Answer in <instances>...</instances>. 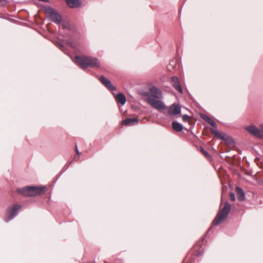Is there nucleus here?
<instances>
[{
    "label": "nucleus",
    "mask_w": 263,
    "mask_h": 263,
    "mask_svg": "<svg viewBox=\"0 0 263 263\" xmlns=\"http://www.w3.org/2000/svg\"><path fill=\"white\" fill-rule=\"evenodd\" d=\"M16 192L26 197H34L42 195L45 193L46 186H26L17 188Z\"/></svg>",
    "instance_id": "nucleus-1"
},
{
    "label": "nucleus",
    "mask_w": 263,
    "mask_h": 263,
    "mask_svg": "<svg viewBox=\"0 0 263 263\" xmlns=\"http://www.w3.org/2000/svg\"><path fill=\"white\" fill-rule=\"evenodd\" d=\"M231 209V205L230 203L226 201L224 203V206L219 208V212L212 221V225L217 226L223 221L228 216Z\"/></svg>",
    "instance_id": "nucleus-2"
},
{
    "label": "nucleus",
    "mask_w": 263,
    "mask_h": 263,
    "mask_svg": "<svg viewBox=\"0 0 263 263\" xmlns=\"http://www.w3.org/2000/svg\"><path fill=\"white\" fill-rule=\"evenodd\" d=\"M210 130L216 138L224 141L228 146L233 147L235 146V141L231 136L224 133L222 135L219 131L212 128H210Z\"/></svg>",
    "instance_id": "nucleus-3"
},
{
    "label": "nucleus",
    "mask_w": 263,
    "mask_h": 263,
    "mask_svg": "<svg viewBox=\"0 0 263 263\" xmlns=\"http://www.w3.org/2000/svg\"><path fill=\"white\" fill-rule=\"evenodd\" d=\"M22 208V206L18 204H15L9 206L6 212L4 218L5 221L8 222L13 219L18 214V212Z\"/></svg>",
    "instance_id": "nucleus-4"
},
{
    "label": "nucleus",
    "mask_w": 263,
    "mask_h": 263,
    "mask_svg": "<svg viewBox=\"0 0 263 263\" xmlns=\"http://www.w3.org/2000/svg\"><path fill=\"white\" fill-rule=\"evenodd\" d=\"M101 63L98 59L92 57L83 55V70L87 68H100Z\"/></svg>",
    "instance_id": "nucleus-5"
},
{
    "label": "nucleus",
    "mask_w": 263,
    "mask_h": 263,
    "mask_svg": "<svg viewBox=\"0 0 263 263\" xmlns=\"http://www.w3.org/2000/svg\"><path fill=\"white\" fill-rule=\"evenodd\" d=\"M45 12L51 22L57 24L61 23L62 19V16L53 8L48 7L45 8Z\"/></svg>",
    "instance_id": "nucleus-6"
},
{
    "label": "nucleus",
    "mask_w": 263,
    "mask_h": 263,
    "mask_svg": "<svg viewBox=\"0 0 263 263\" xmlns=\"http://www.w3.org/2000/svg\"><path fill=\"white\" fill-rule=\"evenodd\" d=\"M245 129L256 137L263 139V130H260L255 125L248 126L245 128Z\"/></svg>",
    "instance_id": "nucleus-7"
},
{
    "label": "nucleus",
    "mask_w": 263,
    "mask_h": 263,
    "mask_svg": "<svg viewBox=\"0 0 263 263\" xmlns=\"http://www.w3.org/2000/svg\"><path fill=\"white\" fill-rule=\"evenodd\" d=\"M148 102L155 108L161 111L166 108V106L161 100H158L154 98H148Z\"/></svg>",
    "instance_id": "nucleus-8"
},
{
    "label": "nucleus",
    "mask_w": 263,
    "mask_h": 263,
    "mask_svg": "<svg viewBox=\"0 0 263 263\" xmlns=\"http://www.w3.org/2000/svg\"><path fill=\"white\" fill-rule=\"evenodd\" d=\"M100 82L110 91L113 92L117 90V88L113 85L111 81L104 76H101L99 79Z\"/></svg>",
    "instance_id": "nucleus-9"
},
{
    "label": "nucleus",
    "mask_w": 263,
    "mask_h": 263,
    "mask_svg": "<svg viewBox=\"0 0 263 263\" xmlns=\"http://www.w3.org/2000/svg\"><path fill=\"white\" fill-rule=\"evenodd\" d=\"M181 112V106L179 104L173 103L169 107L168 114L171 116H180Z\"/></svg>",
    "instance_id": "nucleus-10"
},
{
    "label": "nucleus",
    "mask_w": 263,
    "mask_h": 263,
    "mask_svg": "<svg viewBox=\"0 0 263 263\" xmlns=\"http://www.w3.org/2000/svg\"><path fill=\"white\" fill-rule=\"evenodd\" d=\"M172 86L180 94L183 93V89L180 84L179 78L177 76H173L171 78Z\"/></svg>",
    "instance_id": "nucleus-11"
},
{
    "label": "nucleus",
    "mask_w": 263,
    "mask_h": 263,
    "mask_svg": "<svg viewBox=\"0 0 263 263\" xmlns=\"http://www.w3.org/2000/svg\"><path fill=\"white\" fill-rule=\"evenodd\" d=\"M138 123V120L136 118H127L122 121L121 124L124 126H130Z\"/></svg>",
    "instance_id": "nucleus-12"
},
{
    "label": "nucleus",
    "mask_w": 263,
    "mask_h": 263,
    "mask_svg": "<svg viewBox=\"0 0 263 263\" xmlns=\"http://www.w3.org/2000/svg\"><path fill=\"white\" fill-rule=\"evenodd\" d=\"M235 191L236 192V195L237 200L239 201H243L246 199V195L243 190L239 186L235 187Z\"/></svg>",
    "instance_id": "nucleus-13"
},
{
    "label": "nucleus",
    "mask_w": 263,
    "mask_h": 263,
    "mask_svg": "<svg viewBox=\"0 0 263 263\" xmlns=\"http://www.w3.org/2000/svg\"><path fill=\"white\" fill-rule=\"evenodd\" d=\"M149 90L152 97L156 99H160L162 95V92L160 89L155 86H153Z\"/></svg>",
    "instance_id": "nucleus-14"
},
{
    "label": "nucleus",
    "mask_w": 263,
    "mask_h": 263,
    "mask_svg": "<svg viewBox=\"0 0 263 263\" xmlns=\"http://www.w3.org/2000/svg\"><path fill=\"white\" fill-rule=\"evenodd\" d=\"M172 127L173 129L177 132H181L184 129L183 125L177 121L172 122Z\"/></svg>",
    "instance_id": "nucleus-15"
},
{
    "label": "nucleus",
    "mask_w": 263,
    "mask_h": 263,
    "mask_svg": "<svg viewBox=\"0 0 263 263\" xmlns=\"http://www.w3.org/2000/svg\"><path fill=\"white\" fill-rule=\"evenodd\" d=\"M116 101L118 103L120 104L121 105H123L126 102V98L123 93L120 92L116 96Z\"/></svg>",
    "instance_id": "nucleus-16"
},
{
    "label": "nucleus",
    "mask_w": 263,
    "mask_h": 263,
    "mask_svg": "<svg viewBox=\"0 0 263 263\" xmlns=\"http://www.w3.org/2000/svg\"><path fill=\"white\" fill-rule=\"evenodd\" d=\"M198 149L210 162H211L213 161L212 156L202 146H200Z\"/></svg>",
    "instance_id": "nucleus-17"
},
{
    "label": "nucleus",
    "mask_w": 263,
    "mask_h": 263,
    "mask_svg": "<svg viewBox=\"0 0 263 263\" xmlns=\"http://www.w3.org/2000/svg\"><path fill=\"white\" fill-rule=\"evenodd\" d=\"M67 4L71 8H76L80 5L79 0H65Z\"/></svg>",
    "instance_id": "nucleus-18"
},
{
    "label": "nucleus",
    "mask_w": 263,
    "mask_h": 263,
    "mask_svg": "<svg viewBox=\"0 0 263 263\" xmlns=\"http://www.w3.org/2000/svg\"><path fill=\"white\" fill-rule=\"evenodd\" d=\"M71 59L75 64L82 68V57L81 56L76 55L73 59Z\"/></svg>",
    "instance_id": "nucleus-19"
},
{
    "label": "nucleus",
    "mask_w": 263,
    "mask_h": 263,
    "mask_svg": "<svg viewBox=\"0 0 263 263\" xmlns=\"http://www.w3.org/2000/svg\"><path fill=\"white\" fill-rule=\"evenodd\" d=\"M200 117L208 123L213 120L211 117L203 113L200 114Z\"/></svg>",
    "instance_id": "nucleus-20"
},
{
    "label": "nucleus",
    "mask_w": 263,
    "mask_h": 263,
    "mask_svg": "<svg viewBox=\"0 0 263 263\" xmlns=\"http://www.w3.org/2000/svg\"><path fill=\"white\" fill-rule=\"evenodd\" d=\"M176 64H175V62L174 61H172L170 63L169 65L167 66V69L169 70V71H171V68H176Z\"/></svg>",
    "instance_id": "nucleus-21"
},
{
    "label": "nucleus",
    "mask_w": 263,
    "mask_h": 263,
    "mask_svg": "<svg viewBox=\"0 0 263 263\" xmlns=\"http://www.w3.org/2000/svg\"><path fill=\"white\" fill-rule=\"evenodd\" d=\"M55 45L62 51H63V52L65 51V47L64 46V45L62 43H61L60 42H56Z\"/></svg>",
    "instance_id": "nucleus-22"
},
{
    "label": "nucleus",
    "mask_w": 263,
    "mask_h": 263,
    "mask_svg": "<svg viewBox=\"0 0 263 263\" xmlns=\"http://www.w3.org/2000/svg\"><path fill=\"white\" fill-rule=\"evenodd\" d=\"M76 152L77 155H76L73 157L72 161H76L77 160H78V159L79 158V155L80 154L79 151V149H78V146H77V144L76 145Z\"/></svg>",
    "instance_id": "nucleus-23"
},
{
    "label": "nucleus",
    "mask_w": 263,
    "mask_h": 263,
    "mask_svg": "<svg viewBox=\"0 0 263 263\" xmlns=\"http://www.w3.org/2000/svg\"><path fill=\"white\" fill-rule=\"evenodd\" d=\"M72 162V161H71L64 165V166L63 167L62 170H61V174L64 173L69 167L70 164H71Z\"/></svg>",
    "instance_id": "nucleus-24"
},
{
    "label": "nucleus",
    "mask_w": 263,
    "mask_h": 263,
    "mask_svg": "<svg viewBox=\"0 0 263 263\" xmlns=\"http://www.w3.org/2000/svg\"><path fill=\"white\" fill-rule=\"evenodd\" d=\"M190 117L187 115H183L182 116V120L184 122H189L190 121Z\"/></svg>",
    "instance_id": "nucleus-25"
},
{
    "label": "nucleus",
    "mask_w": 263,
    "mask_h": 263,
    "mask_svg": "<svg viewBox=\"0 0 263 263\" xmlns=\"http://www.w3.org/2000/svg\"><path fill=\"white\" fill-rule=\"evenodd\" d=\"M209 124L211 125L212 126V128L214 129H215V128H217V125L216 123L213 120H212Z\"/></svg>",
    "instance_id": "nucleus-26"
},
{
    "label": "nucleus",
    "mask_w": 263,
    "mask_h": 263,
    "mask_svg": "<svg viewBox=\"0 0 263 263\" xmlns=\"http://www.w3.org/2000/svg\"><path fill=\"white\" fill-rule=\"evenodd\" d=\"M229 196H230V200L232 201H235V199H236L235 195L233 192H230L229 194Z\"/></svg>",
    "instance_id": "nucleus-27"
},
{
    "label": "nucleus",
    "mask_w": 263,
    "mask_h": 263,
    "mask_svg": "<svg viewBox=\"0 0 263 263\" xmlns=\"http://www.w3.org/2000/svg\"><path fill=\"white\" fill-rule=\"evenodd\" d=\"M203 251L202 250H198L196 252V255L197 256H200L201 255H202L203 254Z\"/></svg>",
    "instance_id": "nucleus-28"
},
{
    "label": "nucleus",
    "mask_w": 263,
    "mask_h": 263,
    "mask_svg": "<svg viewBox=\"0 0 263 263\" xmlns=\"http://www.w3.org/2000/svg\"><path fill=\"white\" fill-rule=\"evenodd\" d=\"M188 122H189V124L191 125V129H192L194 127L196 122L195 121H191L190 120Z\"/></svg>",
    "instance_id": "nucleus-29"
},
{
    "label": "nucleus",
    "mask_w": 263,
    "mask_h": 263,
    "mask_svg": "<svg viewBox=\"0 0 263 263\" xmlns=\"http://www.w3.org/2000/svg\"><path fill=\"white\" fill-rule=\"evenodd\" d=\"M68 44H69V45L71 47H72L73 48H74V49H76V45H75V44H74L73 43L71 42H69L68 43Z\"/></svg>",
    "instance_id": "nucleus-30"
},
{
    "label": "nucleus",
    "mask_w": 263,
    "mask_h": 263,
    "mask_svg": "<svg viewBox=\"0 0 263 263\" xmlns=\"http://www.w3.org/2000/svg\"><path fill=\"white\" fill-rule=\"evenodd\" d=\"M212 229V226H211L210 227V228L209 229V230L207 231V232H206V234H208V233H209V232L211 230V229Z\"/></svg>",
    "instance_id": "nucleus-31"
},
{
    "label": "nucleus",
    "mask_w": 263,
    "mask_h": 263,
    "mask_svg": "<svg viewBox=\"0 0 263 263\" xmlns=\"http://www.w3.org/2000/svg\"><path fill=\"white\" fill-rule=\"evenodd\" d=\"M259 129L263 130V124H260V129Z\"/></svg>",
    "instance_id": "nucleus-32"
},
{
    "label": "nucleus",
    "mask_w": 263,
    "mask_h": 263,
    "mask_svg": "<svg viewBox=\"0 0 263 263\" xmlns=\"http://www.w3.org/2000/svg\"><path fill=\"white\" fill-rule=\"evenodd\" d=\"M86 263H96L95 260H91L88 262H86Z\"/></svg>",
    "instance_id": "nucleus-33"
},
{
    "label": "nucleus",
    "mask_w": 263,
    "mask_h": 263,
    "mask_svg": "<svg viewBox=\"0 0 263 263\" xmlns=\"http://www.w3.org/2000/svg\"><path fill=\"white\" fill-rule=\"evenodd\" d=\"M222 198L221 197V204L222 203Z\"/></svg>",
    "instance_id": "nucleus-34"
},
{
    "label": "nucleus",
    "mask_w": 263,
    "mask_h": 263,
    "mask_svg": "<svg viewBox=\"0 0 263 263\" xmlns=\"http://www.w3.org/2000/svg\"><path fill=\"white\" fill-rule=\"evenodd\" d=\"M213 152H214L215 153L216 152L215 149L213 148Z\"/></svg>",
    "instance_id": "nucleus-35"
},
{
    "label": "nucleus",
    "mask_w": 263,
    "mask_h": 263,
    "mask_svg": "<svg viewBox=\"0 0 263 263\" xmlns=\"http://www.w3.org/2000/svg\"><path fill=\"white\" fill-rule=\"evenodd\" d=\"M1 2V0H0V2Z\"/></svg>",
    "instance_id": "nucleus-36"
}]
</instances>
